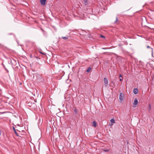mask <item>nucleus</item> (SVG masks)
Masks as SVG:
<instances>
[{"label": "nucleus", "mask_w": 154, "mask_h": 154, "mask_svg": "<svg viewBox=\"0 0 154 154\" xmlns=\"http://www.w3.org/2000/svg\"><path fill=\"white\" fill-rule=\"evenodd\" d=\"M11 63L12 66H15L16 65L17 61L14 59H12V60H11Z\"/></svg>", "instance_id": "obj_1"}, {"label": "nucleus", "mask_w": 154, "mask_h": 154, "mask_svg": "<svg viewBox=\"0 0 154 154\" xmlns=\"http://www.w3.org/2000/svg\"><path fill=\"white\" fill-rule=\"evenodd\" d=\"M124 95L123 94L121 93L120 94L119 98V100L121 101H122L123 100V98H124Z\"/></svg>", "instance_id": "obj_2"}, {"label": "nucleus", "mask_w": 154, "mask_h": 154, "mask_svg": "<svg viewBox=\"0 0 154 154\" xmlns=\"http://www.w3.org/2000/svg\"><path fill=\"white\" fill-rule=\"evenodd\" d=\"M104 82L105 84L106 85V86H107L108 84V82L106 78H104Z\"/></svg>", "instance_id": "obj_3"}, {"label": "nucleus", "mask_w": 154, "mask_h": 154, "mask_svg": "<svg viewBox=\"0 0 154 154\" xmlns=\"http://www.w3.org/2000/svg\"><path fill=\"white\" fill-rule=\"evenodd\" d=\"M84 2L85 6H87L89 5V2L88 0H84Z\"/></svg>", "instance_id": "obj_4"}, {"label": "nucleus", "mask_w": 154, "mask_h": 154, "mask_svg": "<svg viewBox=\"0 0 154 154\" xmlns=\"http://www.w3.org/2000/svg\"><path fill=\"white\" fill-rule=\"evenodd\" d=\"M133 92L135 94H137L138 92V90L137 88H134L133 89Z\"/></svg>", "instance_id": "obj_5"}, {"label": "nucleus", "mask_w": 154, "mask_h": 154, "mask_svg": "<svg viewBox=\"0 0 154 154\" xmlns=\"http://www.w3.org/2000/svg\"><path fill=\"white\" fill-rule=\"evenodd\" d=\"M138 102L137 99L135 98L134 100V102L133 103V105H136L138 103Z\"/></svg>", "instance_id": "obj_6"}, {"label": "nucleus", "mask_w": 154, "mask_h": 154, "mask_svg": "<svg viewBox=\"0 0 154 154\" xmlns=\"http://www.w3.org/2000/svg\"><path fill=\"white\" fill-rule=\"evenodd\" d=\"M46 0H41L40 2L41 4L43 5H44L45 4V2Z\"/></svg>", "instance_id": "obj_7"}, {"label": "nucleus", "mask_w": 154, "mask_h": 154, "mask_svg": "<svg viewBox=\"0 0 154 154\" xmlns=\"http://www.w3.org/2000/svg\"><path fill=\"white\" fill-rule=\"evenodd\" d=\"M92 126L94 127H96L97 126V123L96 122L94 121L92 123Z\"/></svg>", "instance_id": "obj_8"}, {"label": "nucleus", "mask_w": 154, "mask_h": 154, "mask_svg": "<svg viewBox=\"0 0 154 154\" xmlns=\"http://www.w3.org/2000/svg\"><path fill=\"white\" fill-rule=\"evenodd\" d=\"M91 69V68L90 67H89L86 70V71L87 72H89Z\"/></svg>", "instance_id": "obj_9"}, {"label": "nucleus", "mask_w": 154, "mask_h": 154, "mask_svg": "<svg viewBox=\"0 0 154 154\" xmlns=\"http://www.w3.org/2000/svg\"><path fill=\"white\" fill-rule=\"evenodd\" d=\"M13 129L15 133V134L17 135L18 136V135L17 134V132L16 131V129L14 127H13Z\"/></svg>", "instance_id": "obj_10"}, {"label": "nucleus", "mask_w": 154, "mask_h": 154, "mask_svg": "<svg viewBox=\"0 0 154 154\" xmlns=\"http://www.w3.org/2000/svg\"><path fill=\"white\" fill-rule=\"evenodd\" d=\"M68 36H66V37H64V36H63V37H62V38L63 39H64V40H66V39H68Z\"/></svg>", "instance_id": "obj_11"}, {"label": "nucleus", "mask_w": 154, "mask_h": 154, "mask_svg": "<svg viewBox=\"0 0 154 154\" xmlns=\"http://www.w3.org/2000/svg\"><path fill=\"white\" fill-rule=\"evenodd\" d=\"M74 111L75 112V114H77L78 113L77 110V109H76V108H74Z\"/></svg>", "instance_id": "obj_12"}, {"label": "nucleus", "mask_w": 154, "mask_h": 154, "mask_svg": "<svg viewBox=\"0 0 154 154\" xmlns=\"http://www.w3.org/2000/svg\"><path fill=\"white\" fill-rule=\"evenodd\" d=\"M110 122L111 123H115V120L113 119H112L110 120Z\"/></svg>", "instance_id": "obj_13"}, {"label": "nucleus", "mask_w": 154, "mask_h": 154, "mask_svg": "<svg viewBox=\"0 0 154 154\" xmlns=\"http://www.w3.org/2000/svg\"><path fill=\"white\" fill-rule=\"evenodd\" d=\"M118 21V18L117 17H116V20L115 21V23H117V22Z\"/></svg>", "instance_id": "obj_14"}, {"label": "nucleus", "mask_w": 154, "mask_h": 154, "mask_svg": "<svg viewBox=\"0 0 154 154\" xmlns=\"http://www.w3.org/2000/svg\"><path fill=\"white\" fill-rule=\"evenodd\" d=\"M100 37L102 38H105V37L103 35H100Z\"/></svg>", "instance_id": "obj_15"}, {"label": "nucleus", "mask_w": 154, "mask_h": 154, "mask_svg": "<svg viewBox=\"0 0 154 154\" xmlns=\"http://www.w3.org/2000/svg\"><path fill=\"white\" fill-rule=\"evenodd\" d=\"M109 151V149H104L103 150V151L106 152H108Z\"/></svg>", "instance_id": "obj_16"}, {"label": "nucleus", "mask_w": 154, "mask_h": 154, "mask_svg": "<svg viewBox=\"0 0 154 154\" xmlns=\"http://www.w3.org/2000/svg\"><path fill=\"white\" fill-rule=\"evenodd\" d=\"M40 53L41 54H44V55H46V53H43L41 51H40Z\"/></svg>", "instance_id": "obj_17"}, {"label": "nucleus", "mask_w": 154, "mask_h": 154, "mask_svg": "<svg viewBox=\"0 0 154 154\" xmlns=\"http://www.w3.org/2000/svg\"><path fill=\"white\" fill-rule=\"evenodd\" d=\"M8 35H13V36H14V34L12 33H11L8 34Z\"/></svg>", "instance_id": "obj_18"}, {"label": "nucleus", "mask_w": 154, "mask_h": 154, "mask_svg": "<svg viewBox=\"0 0 154 154\" xmlns=\"http://www.w3.org/2000/svg\"><path fill=\"white\" fill-rule=\"evenodd\" d=\"M4 66V68L5 69V70H6L7 71V72H8V70L6 68H5V67Z\"/></svg>", "instance_id": "obj_19"}, {"label": "nucleus", "mask_w": 154, "mask_h": 154, "mask_svg": "<svg viewBox=\"0 0 154 154\" xmlns=\"http://www.w3.org/2000/svg\"><path fill=\"white\" fill-rule=\"evenodd\" d=\"M119 77H121L122 78V75L121 74H120L119 75Z\"/></svg>", "instance_id": "obj_20"}, {"label": "nucleus", "mask_w": 154, "mask_h": 154, "mask_svg": "<svg viewBox=\"0 0 154 154\" xmlns=\"http://www.w3.org/2000/svg\"><path fill=\"white\" fill-rule=\"evenodd\" d=\"M147 48H151V47H149V46H147Z\"/></svg>", "instance_id": "obj_21"}, {"label": "nucleus", "mask_w": 154, "mask_h": 154, "mask_svg": "<svg viewBox=\"0 0 154 154\" xmlns=\"http://www.w3.org/2000/svg\"><path fill=\"white\" fill-rule=\"evenodd\" d=\"M121 77H120V81H122V79H121Z\"/></svg>", "instance_id": "obj_22"}, {"label": "nucleus", "mask_w": 154, "mask_h": 154, "mask_svg": "<svg viewBox=\"0 0 154 154\" xmlns=\"http://www.w3.org/2000/svg\"><path fill=\"white\" fill-rule=\"evenodd\" d=\"M1 131L0 130V135H1Z\"/></svg>", "instance_id": "obj_23"}, {"label": "nucleus", "mask_w": 154, "mask_h": 154, "mask_svg": "<svg viewBox=\"0 0 154 154\" xmlns=\"http://www.w3.org/2000/svg\"><path fill=\"white\" fill-rule=\"evenodd\" d=\"M154 79V75H153V77H152V79Z\"/></svg>", "instance_id": "obj_24"}, {"label": "nucleus", "mask_w": 154, "mask_h": 154, "mask_svg": "<svg viewBox=\"0 0 154 154\" xmlns=\"http://www.w3.org/2000/svg\"><path fill=\"white\" fill-rule=\"evenodd\" d=\"M149 107L150 108V104H149Z\"/></svg>", "instance_id": "obj_25"}, {"label": "nucleus", "mask_w": 154, "mask_h": 154, "mask_svg": "<svg viewBox=\"0 0 154 154\" xmlns=\"http://www.w3.org/2000/svg\"><path fill=\"white\" fill-rule=\"evenodd\" d=\"M30 57L32 58V55H30Z\"/></svg>", "instance_id": "obj_26"}, {"label": "nucleus", "mask_w": 154, "mask_h": 154, "mask_svg": "<svg viewBox=\"0 0 154 154\" xmlns=\"http://www.w3.org/2000/svg\"><path fill=\"white\" fill-rule=\"evenodd\" d=\"M151 11H154V10H151Z\"/></svg>", "instance_id": "obj_27"}, {"label": "nucleus", "mask_w": 154, "mask_h": 154, "mask_svg": "<svg viewBox=\"0 0 154 154\" xmlns=\"http://www.w3.org/2000/svg\"><path fill=\"white\" fill-rule=\"evenodd\" d=\"M113 125V124H111V125L112 126Z\"/></svg>", "instance_id": "obj_28"}, {"label": "nucleus", "mask_w": 154, "mask_h": 154, "mask_svg": "<svg viewBox=\"0 0 154 154\" xmlns=\"http://www.w3.org/2000/svg\"><path fill=\"white\" fill-rule=\"evenodd\" d=\"M36 58H37V57H36Z\"/></svg>", "instance_id": "obj_29"}]
</instances>
